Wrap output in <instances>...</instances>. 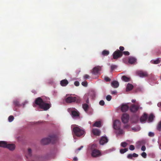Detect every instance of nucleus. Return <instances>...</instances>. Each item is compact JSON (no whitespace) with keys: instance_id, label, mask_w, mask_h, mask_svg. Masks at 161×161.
Masks as SVG:
<instances>
[{"instance_id":"f257e3e1","label":"nucleus","mask_w":161,"mask_h":161,"mask_svg":"<svg viewBox=\"0 0 161 161\" xmlns=\"http://www.w3.org/2000/svg\"><path fill=\"white\" fill-rule=\"evenodd\" d=\"M35 103L39 106V107L44 111H46L51 107L50 103H46L40 97L36 98L35 100Z\"/></svg>"},{"instance_id":"f03ea898","label":"nucleus","mask_w":161,"mask_h":161,"mask_svg":"<svg viewBox=\"0 0 161 161\" xmlns=\"http://www.w3.org/2000/svg\"><path fill=\"white\" fill-rule=\"evenodd\" d=\"M57 140L56 136L55 135H50L48 137L42 139L41 141V143L42 145H47L51 143H55Z\"/></svg>"},{"instance_id":"7ed1b4c3","label":"nucleus","mask_w":161,"mask_h":161,"mask_svg":"<svg viewBox=\"0 0 161 161\" xmlns=\"http://www.w3.org/2000/svg\"><path fill=\"white\" fill-rule=\"evenodd\" d=\"M65 101L67 103H71L74 102L80 103L81 102V99L80 97L78 96L73 97L69 96L67 97L66 96L65 98Z\"/></svg>"},{"instance_id":"20e7f679","label":"nucleus","mask_w":161,"mask_h":161,"mask_svg":"<svg viewBox=\"0 0 161 161\" xmlns=\"http://www.w3.org/2000/svg\"><path fill=\"white\" fill-rule=\"evenodd\" d=\"M73 131L75 135L77 136H82L85 133V131L81 129L78 127H74Z\"/></svg>"},{"instance_id":"39448f33","label":"nucleus","mask_w":161,"mask_h":161,"mask_svg":"<svg viewBox=\"0 0 161 161\" xmlns=\"http://www.w3.org/2000/svg\"><path fill=\"white\" fill-rule=\"evenodd\" d=\"M113 55L114 59H117L122 56V53L121 51L118 49L113 53Z\"/></svg>"},{"instance_id":"423d86ee","label":"nucleus","mask_w":161,"mask_h":161,"mask_svg":"<svg viewBox=\"0 0 161 161\" xmlns=\"http://www.w3.org/2000/svg\"><path fill=\"white\" fill-rule=\"evenodd\" d=\"M129 119V115L127 114H123L121 117V120L123 123H126L128 122Z\"/></svg>"},{"instance_id":"0eeeda50","label":"nucleus","mask_w":161,"mask_h":161,"mask_svg":"<svg viewBox=\"0 0 161 161\" xmlns=\"http://www.w3.org/2000/svg\"><path fill=\"white\" fill-rule=\"evenodd\" d=\"M91 155L93 157H96L100 156L101 153L99 150L94 149L92 151Z\"/></svg>"},{"instance_id":"6e6552de","label":"nucleus","mask_w":161,"mask_h":161,"mask_svg":"<svg viewBox=\"0 0 161 161\" xmlns=\"http://www.w3.org/2000/svg\"><path fill=\"white\" fill-rule=\"evenodd\" d=\"M139 108V106L138 105L132 104L130 107V110L131 112L135 113L137 111Z\"/></svg>"},{"instance_id":"1a4fd4ad","label":"nucleus","mask_w":161,"mask_h":161,"mask_svg":"<svg viewBox=\"0 0 161 161\" xmlns=\"http://www.w3.org/2000/svg\"><path fill=\"white\" fill-rule=\"evenodd\" d=\"M137 74L141 77H146L148 76V74L147 72L142 71H138L136 72Z\"/></svg>"},{"instance_id":"9d476101","label":"nucleus","mask_w":161,"mask_h":161,"mask_svg":"<svg viewBox=\"0 0 161 161\" xmlns=\"http://www.w3.org/2000/svg\"><path fill=\"white\" fill-rule=\"evenodd\" d=\"M120 122L118 120H115L113 123V127L116 130L120 128Z\"/></svg>"},{"instance_id":"9b49d317","label":"nucleus","mask_w":161,"mask_h":161,"mask_svg":"<svg viewBox=\"0 0 161 161\" xmlns=\"http://www.w3.org/2000/svg\"><path fill=\"white\" fill-rule=\"evenodd\" d=\"M108 141V139L106 136H102L100 140V144L102 145H103L104 144L107 143Z\"/></svg>"},{"instance_id":"f8f14e48","label":"nucleus","mask_w":161,"mask_h":161,"mask_svg":"<svg viewBox=\"0 0 161 161\" xmlns=\"http://www.w3.org/2000/svg\"><path fill=\"white\" fill-rule=\"evenodd\" d=\"M101 69V67L100 66H97L94 67L93 69L92 73L93 74L96 75L97 74Z\"/></svg>"},{"instance_id":"ddd939ff","label":"nucleus","mask_w":161,"mask_h":161,"mask_svg":"<svg viewBox=\"0 0 161 161\" xmlns=\"http://www.w3.org/2000/svg\"><path fill=\"white\" fill-rule=\"evenodd\" d=\"M71 114L73 118L77 117L79 116L80 113L76 109L72 110L71 112Z\"/></svg>"},{"instance_id":"4468645a","label":"nucleus","mask_w":161,"mask_h":161,"mask_svg":"<svg viewBox=\"0 0 161 161\" xmlns=\"http://www.w3.org/2000/svg\"><path fill=\"white\" fill-rule=\"evenodd\" d=\"M129 107L127 104H122L121 107V110L123 112H125L129 109Z\"/></svg>"},{"instance_id":"2eb2a0df","label":"nucleus","mask_w":161,"mask_h":161,"mask_svg":"<svg viewBox=\"0 0 161 161\" xmlns=\"http://www.w3.org/2000/svg\"><path fill=\"white\" fill-rule=\"evenodd\" d=\"M92 132L95 135L99 136L100 135L101 131L98 129H93L92 130Z\"/></svg>"},{"instance_id":"dca6fc26","label":"nucleus","mask_w":161,"mask_h":161,"mask_svg":"<svg viewBox=\"0 0 161 161\" xmlns=\"http://www.w3.org/2000/svg\"><path fill=\"white\" fill-rule=\"evenodd\" d=\"M148 115L145 113H144L143 115L141 117L140 119V120L141 122H144L146 121L147 119Z\"/></svg>"},{"instance_id":"f3484780","label":"nucleus","mask_w":161,"mask_h":161,"mask_svg":"<svg viewBox=\"0 0 161 161\" xmlns=\"http://www.w3.org/2000/svg\"><path fill=\"white\" fill-rule=\"evenodd\" d=\"M15 146L14 144H8L6 148L10 150H13L15 149Z\"/></svg>"},{"instance_id":"a211bd4d","label":"nucleus","mask_w":161,"mask_h":161,"mask_svg":"<svg viewBox=\"0 0 161 161\" xmlns=\"http://www.w3.org/2000/svg\"><path fill=\"white\" fill-rule=\"evenodd\" d=\"M69 82L66 79L61 80L60 82V84L63 86H66L68 84Z\"/></svg>"},{"instance_id":"6ab92c4d","label":"nucleus","mask_w":161,"mask_h":161,"mask_svg":"<svg viewBox=\"0 0 161 161\" xmlns=\"http://www.w3.org/2000/svg\"><path fill=\"white\" fill-rule=\"evenodd\" d=\"M111 86L114 88H117L119 86V82L116 81H112L111 83Z\"/></svg>"},{"instance_id":"aec40b11","label":"nucleus","mask_w":161,"mask_h":161,"mask_svg":"<svg viewBox=\"0 0 161 161\" xmlns=\"http://www.w3.org/2000/svg\"><path fill=\"white\" fill-rule=\"evenodd\" d=\"M7 142L4 141H0V147L6 148L7 146Z\"/></svg>"},{"instance_id":"412c9836","label":"nucleus","mask_w":161,"mask_h":161,"mask_svg":"<svg viewBox=\"0 0 161 161\" xmlns=\"http://www.w3.org/2000/svg\"><path fill=\"white\" fill-rule=\"evenodd\" d=\"M94 127H100L101 126V122L100 121H96L93 125Z\"/></svg>"},{"instance_id":"4be33fe9","label":"nucleus","mask_w":161,"mask_h":161,"mask_svg":"<svg viewBox=\"0 0 161 161\" xmlns=\"http://www.w3.org/2000/svg\"><path fill=\"white\" fill-rule=\"evenodd\" d=\"M133 88V86L131 84L128 83L126 86V91H130L132 90Z\"/></svg>"},{"instance_id":"5701e85b","label":"nucleus","mask_w":161,"mask_h":161,"mask_svg":"<svg viewBox=\"0 0 161 161\" xmlns=\"http://www.w3.org/2000/svg\"><path fill=\"white\" fill-rule=\"evenodd\" d=\"M136 61V59L135 58L131 57L129 58L128 62L130 64H132L135 63Z\"/></svg>"},{"instance_id":"b1692460","label":"nucleus","mask_w":161,"mask_h":161,"mask_svg":"<svg viewBox=\"0 0 161 161\" xmlns=\"http://www.w3.org/2000/svg\"><path fill=\"white\" fill-rule=\"evenodd\" d=\"M121 79L122 80L125 82H128L130 81V78L125 75L123 76Z\"/></svg>"},{"instance_id":"393cba45","label":"nucleus","mask_w":161,"mask_h":161,"mask_svg":"<svg viewBox=\"0 0 161 161\" xmlns=\"http://www.w3.org/2000/svg\"><path fill=\"white\" fill-rule=\"evenodd\" d=\"M82 107L85 111H87L89 108V106L86 103L83 104L82 105Z\"/></svg>"},{"instance_id":"a878e982","label":"nucleus","mask_w":161,"mask_h":161,"mask_svg":"<svg viewBox=\"0 0 161 161\" xmlns=\"http://www.w3.org/2000/svg\"><path fill=\"white\" fill-rule=\"evenodd\" d=\"M154 117V116L153 115V114H151L148 117V121L149 122H152L153 119Z\"/></svg>"},{"instance_id":"bb28decb","label":"nucleus","mask_w":161,"mask_h":161,"mask_svg":"<svg viewBox=\"0 0 161 161\" xmlns=\"http://www.w3.org/2000/svg\"><path fill=\"white\" fill-rule=\"evenodd\" d=\"M109 53V51L107 50H104L102 52V54L103 56H107Z\"/></svg>"},{"instance_id":"cd10ccee","label":"nucleus","mask_w":161,"mask_h":161,"mask_svg":"<svg viewBox=\"0 0 161 161\" xmlns=\"http://www.w3.org/2000/svg\"><path fill=\"white\" fill-rule=\"evenodd\" d=\"M13 103L16 106L19 107L20 105L19 101L17 100H14Z\"/></svg>"},{"instance_id":"c85d7f7f","label":"nucleus","mask_w":161,"mask_h":161,"mask_svg":"<svg viewBox=\"0 0 161 161\" xmlns=\"http://www.w3.org/2000/svg\"><path fill=\"white\" fill-rule=\"evenodd\" d=\"M32 150L31 148H28L27 152V154L29 157H31L32 156Z\"/></svg>"},{"instance_id":"c756f323","label":"nucleus","mask_w":161,"mask_h":161,"mask_svg":"<svg viewBox=\"0 0 161 161\" xmlns=\"http://www.w3.org/2000/svg\"><path fill=\"white\" fill-rule=\"evenodd\" d=\"M157 129L159 131L161 130V121L158 123L157 125Z\"/></svg>"},{"instance_id":"7c9ffc66","label":"nucleus","mask_w":161,"mask_h":161,"mask_svg":"<svg viewBox=\"0 0 161 161\" xmlns=\"http://www.w3.org/2000/svg\"><path fill=\"white\" fill-rule=\"evenodd\" d=\"M128 148H125L124 149H121L120 150V152L122 154H123L128 151Z\"/></svg>"},{"instance_id":"2f4dec72","label":"nucleus","mask_w":161,"mask_h":161,"mask_svg":"<svg viewBox=\"0 0 161 161\" xmlns=\"http://www.w3.org/2000/svg\"><path fill=\"white\" fill-rule=\"evenodd\" d=\"M160 62V61L159 59V58H158L156 60L153 61V63L155 64H159Z\"/></svg>"},{"instance_id":"473e14b6","label":"nucleus","mask_w":161,"mask_h":161,"mask_svg":"<svg viewBox=\"0 0 161 161\" xmlns=\"http://www.w3.org/2000/svg\"><path fill=\"white\" fill-rule=\"evenodd\" d=\"M117 68V66L115 65H112L111 66V71H113L114 69Z\"/></svg>"},{"instance_id":"72a5a7b5","label":"nucleus","mask_w":161,"mask_h":161,"mask_svg":"<svg viewBox=\"0 0 161 161\" xmlns=\"http://www.w3.org/2000/svg\"><path fill=\"white\" fill-rule=\"evenodd\" d=\"M128 144L125 142H122L121 144V145L123 147H126L127 145Z\"/></svg>"},{"instance_id":"f704fd0d","label":"nucleus","mask_w":161,"mask_h":161,"mask_svg":"<svg viewBox=\"0 0 161 161\" xmlns=\"http://www.w3.org/2000/svg\"><path fill=\"white\" fill-rule=\"evenodd\" d=\"M14 119V117L13 116H10L8 118V121L9 122H11L13 121Z\"/></svg>"},{"instance_id":"c9c22d12","label":"nucleus","mask_w":161,"mask_h":161,"mask_svg":"<svg viewBox=\"0 0 161 161\" xmlns=\"http://www.w3.org/2000/svg\"><path fill=\"white\" fill-rule=\"evenodd\" d=\"M118 130V133L119 135H121L123 133V131L122 130L120 129H116Z\"/></svg>"},{"instance_id":"e433bc0d","label":"nucleus","mask_w":161,"mask_h":161,"mask_svg":"<svg viewBox=\"0 0 161 161\" xmlns=\"http://www.w3.org/2000/svg\"><path fill=\"white\" fill-rule=\"evenodd\" d=\"M84 99H86V102L88 103H89V99L88 96L87 95H85L84 96Z\"/></svg>"},{"instance_id":"4c0bfd02","label":"nucleus","mask_w":161,"mask_h":161,"mask_svg":"<svg viewBox=\"0 0 161 161\" xmlns=\"http://www.w3.org/2000/svg\"><path fill=\"white\" fill-rule=\"evenodd\" d=\"M121 53H122V55L123 54L125 55H129L130 54V53L128 51L121 52Z\"/></svg>"},{"instance_id":"58836bf2","label":"nucleus","mask_w":161,"mask_h":161,"mask_svg":"<svg viewBox=\"0 0 161 161\" xmlns=\"http://www.w3.org/2000/svg\"><path fill=\"white\" fill-rule=\"evenodd\" d=\"M106 98L108 101H110L112 98L111 96L110 95H108L106 96Z\"/></svg>"},{"instance_id":"ea45409f","label":"nucleus","mask_w":161,"mask_h":161,"mask_svg":"<svg viewBox=\"0 0 161 161\" xmlns=\"http://www.w3.org/2000/svg\"><path fill=\"white\" fill-rule=\"evenodd\" d=\"M141 156L144 158H146L147 157V154L145 152H143L141 154Z\"/></svg>"},{"instance_id":"a19ab883","label":"nucleus","mask_w":161,"mask_h":161,"mask_svg":"<svg viewBox=\"0 0 161 161\" xmlns=\"http://www.w3.org/2000/svg\"><path fill=\"white\" fill-rule=\"evenodd\" d=\"M129 149L130 150H133L135 149V147L133 145H130L129 147Z\"/></svg>"},{"instance_id":"79ce46f5","label":"nucleus","mask_w":161,"mask_h":161,"mask_svg":"<svg viewBox=\"0 0 161 161\" xmlns=\"http://www.w3.org/2000/svg\"><path fill=\"white\" fill-rule=\"evenodd\" d=\"M82 85L84 86H86L87 85V83L86 81H84L82 82Z\"/></svg>"},{"instance_id":"37998d69","label":"nucleus","mask_w":161,"mask_h":161,"mask_svg":"<svg viewBox=\"0 0 161 161\" xmlns=\"http://www.w3.org/2000/svg\"><path fill=\"white\" fill-rule=\"evenodd\" d=\"M154 135V133L152 132H149L148 133V136L150 137H153Z\"/></svg>"},{"instance_id":"c03bdc74","label":"nucleus","mask_w":161,"mask_h":161,"mask_svg":"<svg viewBox=\"0 0 161 161\" xmlns=\"http://www.w3.org/2000/svg\"><path fill=\"white\" fill-rule=\"evenodd\" d=\"M99 103L100 105L103 106L104 105L105 103L104 101L103 100H102L100 101Z\"/></svg>"},{"instance_id":"a18cd8bd","label":"nucleus","mask_w":161,"mask_h":161,"mask_svg":"<svg viewBox=\"0 0 161 161\" xmlns=\"http://www.w3.org/2000/svg\"><path fill=\"white\" fill-rule=\"evenodd\" d=\"M104 79L107 82L110 81L111 80L108 77H105Z\"/></svg>"},{"instance_id":"49530a36","label":"nucleus","mask_w":161,"mask_h":161,"mask_svg":"<svg viewBox=\"0 0 161 161\" xmlns=\"http://www.w3.org/2000/svg\"><path fill=\"white\" fill-rule=\"evenodd\" d=\"M127 157L129 159H132V154H128L127 155Z\"/></svg>"},{"instance_id":"de8ad7c7","label":"nucleus","mask_w":161,"mask_h":161,"mask_svg":"<svg viewBox=\"0 0 161 161\" xmlns=\"http://www.w3.org/2000/svg\"><path fill=\"white\" fill-rule=\"evenodd\" d=\"M119 51L121 52H123V51L124 50V48L123 46H120L119 47Z\"/></svg>"},{"instance_id":"09e8293b","label":"nucleus","mask_w":161,"mask_h":161,"mask_svg":"<svg viewBox=\"0 0 161 161\" xmlns=\"http://www.w3.org/2000/svg\"><path fill=\"white\" fill-rule=\"evenodd\" d=\"M74 85L76 86H78L79 85V82L78 81H75L74 82Z\"/></svg>"},{"instance_id":"8fccbe9b","label":"nucleus","mask_w":161,"mask_h":161,"mask_svg":"<svg viewBox=\"0 0 161 161\" xmlns=\"http://www.w3.org/2000/svg\"><path fill=\"white\" fill-rule=\"evenodd\" d=\"M132 157H138V155L137 154H136V153H133V154H132Z\"/></svg>"},{"instance_id":"3c124183","label":"nucleus","mask_w":161,"mask_h":161,"mask_svg":"<svg viewBox=\"0 0 161 161\" xmlns=\"http://www.w3.org/2000/svg\"><path fill=\"white\" fill-rule=\"evenodd\" d=\"M146 148L145 146H143L141 147V150L142 151H145L146 150Z\"/></svg>"},{"instance_id":"603ef678","label":"nucleus","mask_w":161,"mask_h":161,"mask_svg":"<svg viewBox=\"0 0 161 161\" xmlns=\"http://www.w3.org/2000/svg\"><path fill=\"white\" fill-rule=\"evenodd\" d=\"M84 79H87L89 78V76L88 75L86 74L84 75Z\"/></svg>"},{"instance_id":"864d4df0","label":"nucleus","mask_w":161,"mask_h":161,"mask_svg":"<svg viewBox=\"0 0 161 161\" xmlns=\"http://www.w3.org/2000/svg\"><path fill=\"white\" fill-rule=\"evenodd\" d=\"M117 93V92L116 91H112L111 92V94H116Z\"/></svg>"},{"instance_id":"5fc2aeb1","label":"nucleus","mask_w":161,"mask_h":161,"mask_svg":"<svg viewBox=\"0 0 161 161\" xmlns=\"http://www.w3.org/2000/svg\"><path fill=\"white\" fill-rule=\"evenodd\" d=\"M73 160L74 161H77L78 158L76 157H75L73 158Z\"/></svg>"},{"instance_id":"6e6d98bb","label":"nucleus","mask_w":161,"mask_h":161,"mask_svg":"<svg viewBox=\"0 0 161 161\" xmlns=\"http://www.w3.org/2000/svg\"><path fill=\"white\" fill-rule=\"evenodd\" d=\"M83 147V146H80V147L78 148L77 149V150L78 151L80 150Z\"/></svg>"},{"instance_id":"4d7b16f0","label":"nucleus","mask_w":161,"mask_h":161,"mask_svg":"<svg viewBox=\"0 0 161 161\" xmlns=\"http://www.w3.org/2000/svg\"><path fill=\"white\" fill-rule=\"evenodd\" d=\"M158 106L159 107H161V102L158 103Z\"/></svg>"},{"instance_id":"13d9d810","label":"nucleus","mask_w":161,"mask_h":161,"mask_svg":"<svg viewBox=\"0 0 161 161\" xmlns=\"http://www.w3.org/2000/svg\"><path fill=\"white\" fill-rule=\"evenodd\" d=\"M129 127V125H127L125 126L124 128L127 129V128H128Z\"/></svg>"},{"instance_id":"bf43d9fd","label":"nucleus","mask_w":161,"mask_h":161,"mask_svg":"<svg viewBox=\"0 0 161 161\" xmlns=\"http://www.w3.org/2000/svg\"><path fill=\"white\" fill-rule=\"evenodd\" d=\"M136 100L134 99H132L131 100V102L133 103H134L136 102Z\"/></svg>"},{"instance_id":"052dcab7","label":"nucleus","mask_w":161,"mask_h":161,"mask_svg":"<svg viewBox=\"0 0 161 161\" xmlns=\"http://www.w3.org/2000/svg\"><path fill=\"white\" fill-rule=\"evenodd\" d=\"M132 130H136V128H132Z\"/></svg>"},{"instance_id":"680f3d73","label":"nucleus","mask_w":161,"mask_h":161,"mask_svg":"<svg viewBox=\"0 0 161 161\" xmlns=\"http://www.w3.org/2000/svg\"><path fill=\"white\" fill-rule=\"evenodd\" d=\"M94 146V145H93L92 146V147H93Z\"/></svg>"},{"instance_id":"e2e57ef3","label":"nucleus","mask_w":161,"mask_h":161,"mask_svg":"<svg viewBox=\"0 0 161 161\" xmlns=\"http://www.w3.org/2000/svg\"><path fill=\"white\" fill-rule=\"evenodd\" d=\"M160 161H161V159H160Z\"/></svg>"}]
</instances>
